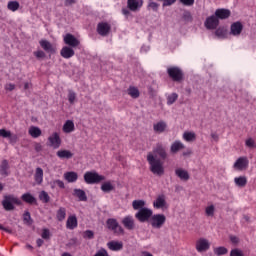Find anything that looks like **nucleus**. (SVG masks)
Instances as JSON below:
<instances>
[{
    "instance_id": "55",
    "label": "nucleus",
    "mask_w": 256,
    "mask_h": 256,
    "mask_svg": "<svg viewBox=\"0 0 256 256\" xmlns=\"http://www.w3.org/2000/svg\"><path fill=\"white\" fill-rule=\"evenodd\" d=\"M148 7H150V9H152V11H157L159 9V4H157L155 2H150Z\"/></svg>"
},
{
    "instance_id": "17",
    "label": "nucleus",
    "mask_w": 256,
    "mask_h": 256,
    "mask_svg": "<svg viewBox=\"0 0 256 256\" xmlns=\"http://www.w3.org/2000/svg\"><path fill=\"white\" fill-rule=\"evenodd\" d=\"M122 224L129 231H133V229H135V221L133 220V217H131V216L124 217L122 220Z\"/></svg>"
},
{
    "instance_id": "12",
    "label": "nucleus",
    "mask_w": 256,
    "mask_h": 256,
    "mask_svg": "<svg viewBox=\"0 0 256 256\" xmlns=\"http://www.w3.org/2000/svg\"><path fill=\"white\" fill-rule=\"evenodd\" d=\"M206 29H217L219 27V18L216 15L208 17L205 21Z\"/></svg>"
},
{
    "instance_id": "3",
    "label": "nucleus",
    "mask_w": 256,
    "mask_h": 256,
    "mask_svg": "<svg viewBox=\"0 0 256 256\" xmlns=\"http://www.w3.org/2000/svg\"><path fill=\"white\" fill-rule=\"evenodd\" d=\"M84 181L87 185H98L101 181H105V176L100 175L95 171H87L84 174Z\"/></svg>"
},
{
    "instance_id": "11",
    "label": "nucleus",
    "mask_w": 256,
    "mask_h": 256,
    "mask_svg": "<svg viewBox=\"0 0 256 256\" xmlns=\"http://www.w3.org/2000/svg\"><path fill=\"white\" fill-rule=\"evenodd\" d=\"M49 146L53 147V149H59L61 147V137H59V133L54 132L49 138Z\"/></svg>"
},
{
    "instance_id": "7",
    "label": "nucleus",
    "mask_w": 256,
    "mask_h": 256,
    "mask_svg": "<svg viewBox=\"0 0 256 256\" xmlns=\"http://www.w3.org/2000/svg\"><path fill=\"white\" fill-rule=\"evenodd\" d=\"M210 247L211 244L209 243V240L205 238H200L196 241V251L198 253H205V251H209Z\"/></svg>"
},
{
    "instance_id": "52",
    "label": "nucleus",
    "mask_w": 256,
    "mask_h": 256,
    "mask_svg": "<svg viewBox=\"0 0 256 256\" xmlns=\"http://www.w3.org/2000/svg\"><path fill=\"white\" fill-rule=\"evenodd\" d=\"M34 55L37 59H45V52H43V50L34 52Z\"/></svg>"
},
{
    "instance_id": "4",
    "label": "nucleus",
    "mask_w": 256,
    "mask_h": 256,
    "mask_svg": "<svg viewBox=\"0 0 256 256\" xmlns=\"http://www.w3.org/2000/svg\"><path fill=\"white\" fill-rule=\"evenodd\" d=\"M106 226L109 231H113L116 235H123L125 233V230L119 225V222H117V219L115 218H109L106 221Z\"/></svg>"
},
{
    "instance_id": "58",
    "label": "nucleus",
    "mask_w": 256,
    "mask_h": 256,
    "mask_svg": "<svg viewBox=\"0 0 256 256\" xmlns=\"http://www.w3.org/2000/svg\"><path fill=\"white\" fill-rule=\"evenodd\" d=\"M6 91H14L15 90V84L9 83L5 85Z\"/></svg>"
},
{
    "instance_id": "51",
    "label": "nucleus",
    "mask_w": 256,
    "mask_h": 256,
    "mask_svg": "<svg viewBox=\"0 0 256 256\" xmlns=\"http://www.w3.org/2000/svg\"><path fill=\"white\" fill-rule=\"evenodd\" d=\"M41 237L42 239H49L51 237V232H49V229H43Z\"/></svg>"
},
{
    "instance_id": "62",
    "label": "nucleus",
    "mask_w": 256,
    "mask_h": 256,
    "mask_svg": "<svg viewBox=\"0 0 256 256\" xmlns=\"http://www.w3.org/2000/svg\"><path fill=\"white\" fill-rule=\"evenodd\" d=\"M211 137L214 141H219V134L218 133H211Z\"/></svg>"
},
{
    "instance_id": "64",
    "label": "nucleus",
    "mask_w": 256,
    "mask_h": 256,
    "mask_svg": "<svg viewBox=\"0 0 256 256\" xmlns=\"http://www.w3.org/2000/svg\"><path fill=\"white\" fill-rule=\"evenodd\" d=\"M141 256H153V254H151L150 252H147V251H143V252H141Z\"/></svg>"
},
{
    "instance_id": "20",
    "label": "nucleus",
    "mask_w": 256,
    "mask_h": 256,
    "mask_svg": "<svg viewBox=\"0 0 256 256\" xmlns=\"http://www.w3.org/2000/svg\"><path fill=\"white\" fill-rule=\"evenodd\" d=\"M21 199L24 203H28L29 205H37V198H35L31 193H24L21 196Z\"/></svg>"
},
{
    "instance_id": "41",
    "label": "nucleus",
    "mask_w": 256,
    "mask_h": 256,
    "mask_svg": "<svg viewBox=\"0 0 256 256\" xmlns=\"http://www.w3.org/2000/svg\"><path fill=\"white\" fill-rule=\"evenodd\" d=\"M68 101L70 105H75V101H77V93L73 90L68 91Z\"/></svg>"
},
{
    "instance_id": "2",
    "label": "nucleus",
    "mask_w": 256,
    "mask_h": 256,
    "mask_svg": "<svg viewBox=\"0 0 256 256\" xmlns=\"http://www.w3.org/2000/svg\"><path fill=\"white\" fill-rule=\"evenodd\" d=\"M15 205H21V201L15 195H4L2 207L5 211H15Z\"/></svg>"
},
{
    "instance_id": "40",
    "label": "nucleus",
    "mask_w": 256,
    "mask_h": 256,
    "mask_svg": "<svg viewBox=\"0 0 256 256\" xmlns=\"http://www.w3.org/2000/svg\"><path fill=\"white\" fill-rule=\"evenodd\" d=\"M166 99H167V105H173V103H175V101L179 99V95L177 93H171L166 95Z\"/></svg>"
},
{
    "instance_id": "46",
    "label": "nucleus",
    "mask_w": 256,
    "mask_h": 256,
    "mask_svg": "<svg viewBox=\"0 0 256 256\" xmlns=\"http://www.w3.org/2000/svg\"><path fill=\"white\" fill-rule=\"evenodd\" d=\"M215 35L216 37H219L220 39L225 37V35H227V30H225V28H218L215 31Z\"/></svg>"
},
{
    "instance_id": "35",
    "label": "nucleus",
    "mask_w": 256,
    "mask_h": 256,
    "mask_svg": "<svg viewBox=\"0 0 256 256\" xmlns=\"http://www.w3.org/2000/svg\"><path fill=\"white\" fill-rule=\"evenodd\" d=\"M0 137H3L4 139H11V141H17L16 136H12L11 131L0 129Z\"/></svg>"
},
{
    "instance_id": "27",
    "label": "nucleus",
    "mask_w": 256,
    "mask_h": 256,
    "mask_svg": "<svg viewBox=\"0 0 256 256\" xmlns=\"http://www.w3.org/2000/svg\"><path fill=\"white\" fill-rule=\"evenodd\" d=\"M73 196L78 198V201H87V193L85 190L75 188L73 190Z\"/></svg>"
},
{
    "instance_id": "63",
    "label": "nucleus",
    "mask_w": 256,
    "mask_h": 256,
    "mask_svg": "<svg viewBox=\"0 0 256 256\" xmlns=\"http://www.w3.org/2000/svg\"><path fill=\"white\" fill-rule=\"evenodd\" d=\"M154 131H161V122L154 125Z\"/></svg>"
},
{
    "instance_id": "47",
    "label": "nucleus",
    "mask_w": 256,
    "mask_h": 256,
    "mask_svg": "<svg viewBox=\"0 0 256 256\" xmlns=\"http://www.w3.org/2000/svg\"><path fill=\"white\" fill-rule=\"evenodd\" d=\"M230 256H245V254L243 253V250L234 248L230 251Z\"/></svg>"
},
{
    "instance_id": "49",
    "label": "nucleus",
    "mask_w": 256,
    "mask_h": 256,
    "mask_svg": "<svg viewBox=\"0 0 256 256\" xmlns=\"http://www.w3.org/2000/svg\"><path fill=\"white\" fill-rule=\"evenodd\" d=\"M84 239H93L95 237V233L91 230H86L83 234Z\"/></svg>"
},
{
    "instance_id": "18",
    "label": "nucleus",
    "mask_w": 256,
    "mask_h": 256,
    "mask_svg": "<svg viewBox=\"0 0 256 256\" xmlns=\"http://www.w3.org/2000/svg\"><path fill=\"white\" fill-rule=\"evenodd\" d=\"M148 223H150L154 229H159L161 227V214L151 216Z\"/></svg>"
},
{
    "instance_id": "57",
    "label": "nucleus",
    "mask_w": 256,
    "mask_h": 256,
    "mask_svg": "<svg viewBox=\"0 0 256 256\" xmlns=\"http://www.w3.org/2000/svg\"><path fill=\"white\" fill-rule=\"evenodd\" d=\"M54 185H57L60 189H65V183L62 180H55Z\"/></svg>"
},
{
    "instance_id": "44",
    "label": "nucleus",
    "mask_w": 256,
    "mask_h": 256,
    "mask_svg": "<svg viewBox=\"0 0 256 256\" xmlns=\"http://www.w3.org/2000/svg\"><path fill=\"white\" fill-rule=\"evenodd\" d=\"M205 213L207 217H213L215 215V206L213 205L207 206L205 209Z\"/></svg>"
},
{
    "instance_id": "24",
    "label": "nucleus",
    "mask_w": 256,
    "mask_h": 256,
    "mask_svg": "<svg viewBox=\"0 0 256 256\" xmlns=\"http://www.w3.org/2000/svg\"><path fill=\"white\" fill-rule=\"evenodd\" d=\"M39 43L42 49L46 51V53H55V48H53V44H51V42L47 40H41Z\"/></svg>"
},
{
    "instance_id": "38",
    "label": "nucleus",
    "mask_w": 256,
    "mask_h": 256,
    "mask_svg": "<svg viewBox=\"0 0 256 256\" xmlns=\"http://www.w3.org/2000/svg\"><path fill=\"white\" fill-rule=\"evenodd\" d=\"M29 135H31V137L34 139H37V137H41V129L36 126H32L29 129Z\"/></svg>"
},
{
    "instance_id": "60",
    "label": "nucleus",
    "mask_w": 256,
    "mask_h": 256,
    "mask_svg": "<svg viewBox=\"0 0 256 256\" xmlns=\"http://www.w3.org/2000/svg\"><path fill=\"white\" fill-rule=\"evenodd\" d=\"M230 241H231L232 243H234L235 245H237V243H239V238L236 237V236H231V237H230Z\"/></svg>"
},
{
    "instance_id": "36",
    "label": "nucleus",
    "mask_w": 256,
    "mask_h": 256,
    "mask_svg": "<svg viewBox=\"0 0 256 256\" xmlns=\"http://www.w3.org/2000/svg\"><path fill=\"white\" fill-rule=\"evenodd\" d=\"M101 191H103V193H111V191H115V186L111 184V182H104L101 185Z\"/></svg>"
},
{
    "instance_id": "61",
    "label": "nucleus",
    "mask_w": 256,
    "mask_h": 256,
    "mask_svg": "<svg viewBox=\"0 0 256 256\" xmlns=\"http://www.w3.org/2000/svg\"><path fill=\"white\" fill-rule=\"evenodd\" d=\"M44 243H45V241H43V239H41V238H38L36 240L37 247H42Z\"/></svg>"
},
{
    "instance_id": "23",
    "label": "nucleus",
    "mask_w": 256,
    "mask_h": 256,
    "mask_svg": "<svg viewBox=\"0 0 256 256\" xmlns=\"http://www.w3.org/2000/svg\"><path fill=\"white\" fill-rule=\"evenodd\" d=\"M175 175L178 176L181 181H189V172L183 168H177L175 170Z\"/></svg>"
},
{
    "instance_id": "33",
    "label": "nucleus",
    "mask_w": 256,
    "mask_h": 256,
    "mask_svg": "<svg viewBox=\"0 0 256 256\" xmlns=\"http://www.w3.org/2000/svg\"><path fill=\"white\" fill-rule=\"evenodd\" d=\"M127 93L128 95H130V97H132V99H139V95H141V93L139 92V89L134 86H130L127 89Z\"/></svg>"
},
{
    "instance_id": "5",
    "label": "nucleus",
    "mask_w": 256,
    "mask_h": 256,
    "mask_svg": "<svg viewBox=\"0 0 256 256\" xmlns=\"http://www.w3.org/2000/svg\"><path fill=\"white\" fill-rule=\"evenodd\" d=\"M167 73L169 77L172 79V81H175L176 83H181V80L183 79V70L177 66H172L167 69Z\"/></svg>"
},
{
    "instance_id": "15",
    "label": "nucleus",
    "mask_w": 256,
    "mask_h": 256,
    "mask_svg": "<svg viewBox=\"0 0 256 256\" xmlns=\"http://www.w3.org/2000/svg\"><path fill=\"white\" fill-rule=\"evenodd\" d=\"M60 55L64 59H71L75 55V50L71 46H64L60 51Z\"/></svg>"
},
{
    "instance_id": "56",
    "label": "nucleus",
    "mask_w": 256,
    "mask_h": 256,
    "mask_svg": "<svg viewBox=\"0 0 256 256\" xmlns=\"http://www.w3.org/2000/svg\"><path fill=\"white\" fill-rule=\"evenodd\" d=\"M163 1V7H169L175 3L177 0H162Z\"/></svg>"
},
{
    "instance_id": "50",
    "label": "nucleus",
    "mask_w": 256,
    "mask_h": 256,
    "mask_svg": "<svg viewBox=\"0 0 256 256\" xmlns=\"http://www.w3.org/2000/svg\"><path fill=\"white\" fill-rule=\"evenodd\" d=\"M169 209V204H167V201H165V198L161 197V211H167Z\"/></svg>"
},
{
    "instance_id": "25",
    "label": "nucleus",
    "mask_w": 256,
    "mask_h": 256,
    "mask_svg": "<svg viewBox=\"0 0 256 256\" xmlns=\"http://www.w3.org/2000/svg\"><path fill=\"white\" fill-rule=\"evenodd\" d=\"M0 174L9 177V161L7 159L2 160L0 164Z\"/></svg>"
},
{
    "instance_id": "14",
    "label": "nucleus",
    "mask_w": 256,
    "mask_h": 256,
    "mask_svg": "<svg viewBox=\"0 0 256 256\" xmlns=\"http://www.w3.org/2000/svg\"><path fill=\"white\" fill-rule=\"evenodd\" d=\"M127 7L130 11H139V8L143 7V0H128Z\"/></svg>"
},
{
    "instance_id": "45",
    "label": "nucleus",
    "mask_w": 256,
    "mask_h": 256,
    "mask_svg": "<svg viewBox=\"0 0 256 256\" xmlns=\"http://www.w3.org/2000/svg\"><path fill=\"white\" fill-rule=\"evenodd\" d=\"M245 145L249 149H255V147H256V143H255V140L253 138L246 139Z\"/></svg>"
},
{
    "instance_id": "30",
    "label": "nucleus",
    "mask_w": 256,
    "mask_h": 256,
    "mask_svg": "<svg viewBox=\"0 0 256 256\" xmlns=\"http://www.w3.org/2000/svg\"><path fill=\"white\" fill-rule=\"evenodd\" d=\"M34 179L37 185H41V183H43V168L41 167L36 168Z\"/></svg>"
},
{
    "instance_id": "59",
    "label": "nucleus",
    "mask_w": 256,
    "mask_h": 256,
    "mask_svg": "<svg viewBox=\"0 0 256 256\" xmlns=\"http://www.w3.org/2000/svg\"><path fill=\"white\" fill-rule=\"evenodd\" d=\"M64 5H65V7L75 5V0H65Z\"/></svg>"
},
{
    "instance_id": "28",
    "label": "nucleus",
    "mask_w": 256,
    "mask_h": 256,
    "mask_svg": "<svg viewBox=\"0 0 256 256\" xmlns=\"http://www.w3.org/2000/svg\"><path fill=\"white\" fill-rule=\"evenodd\" d=\"M181 149H185V144L179 140H176L171 145L170 151L171 153H178V151H181Z\"/></svg>"
},
{
    "instance_id": "22",
    "label": "nucleus",
    "mask_w": 256,
    "mask_h": 256,
    "mask_svg": "<svg viewBox=\"0 0 256 256\" xmlns=\"http://www.w3.org/2000/svg\"><path fill=\"white\" fill-rule=\"evenodd\" d=\"M64 179L68 183H75L79 179V174H77V172H73V171L66 172V173H64Z\"/></svg>"
},
{
    "instance_id": "10",
    "label": "nucleus",
    "mask_w": 256,
    "mask_h": 256,
    "mask_svg": "<svg viewBox=\"0 0 256 256\" xmlns=\"http://www.w3.org/2000/svg\"><path fill=\"white\" fill-rule=\"evenodd\" d=\"M233 167L238 171H243V169H247V167H249V159H247V157H240L236 160Z\"/></svg>"
},
{
    "instance_id": "6",
    "label": "nucleus",
    "mask_w": 256,
    "mask_h": 256,
    "mask_svg": "<svg viewBox=\"0 0 256 256\" xmlns=\"http://www.w3.org/2000/svg\"><path fill=\"white\" fill-rule=\"evenodd\" d=\"M135 217L138 219V221H140V223H148L149 219L153 217V210L149 208H142L138 210Z\"/></svg>"
},
{
    "instance_id": "1",
    "label": "nucleus",
    "mask_w": 256,
    "mask_h": 256,
    "mask_svg": "<svg viewBox=\"0 0 256 256\" xmlns=\"http://www.w3.org/2000/svg\"><path fill=\"white\" fill-rule=\"evenodd\" d=\"M147 161L150 165V171L154 175H161V146H157L153 152L148 153Z\"/></svg>"
},
{
    "instance_id": "29",
    "label": "nucleus",
    "mask_w": 256,
    "mask_h": 256,
    "mask_svg": "<svg viewBox=\"0 0 256 256\" xmlns=\"http://www.w3.org/2000/svg\"><path fill=\"white\" fill-rule=\"evenodd\" d=\"M56 155L59 159H73V153L69 150H59Z\"/></svg>"
},
{
    "instance_id": "21",
    "label": "nucleus",
    "mask_w": 256,
    "mask_h": 256,
    "mask_svg": "<svg viewBox=\"0 0 256 256\" xmlns=\"http://www.w3.org/2000/svg\"><path fill=\"white\" fill-rule=\"evenodd\" d=\"M107 247L110 251H121L123 249V242L112 240L107 243Z\"/></svg>"
},
{
    "instance_id": "48",
    "label": "nucleus",
    "mask_w": 256,
    "mask_h": 256,
    "mask_svg": "<svg viewBox=\"0 0 256 256\" xmlns=\"http://www.w3.org/2000/svg\"><path fill=\"white\" fill-rule=\"evenodd\" d=\"M23 221L25 223H29L30 225L33 223V220L31 219V213L29 211H26L23 215Z\"/></svg>"
},
{
    "instance_id": "54",
    "label": "nucleus",
    "mask_w": 256,
    "mask_h": 256,
    "mask_svg": "<svg viewBox=\"0 0 256 256\" xmlns=\"http://www.w3.org/2000/svg\"><path fill=\"white\" fill-rule=\"evenodd\" d=\"M180 3H182V5H185L186 7H191V5L195 3V0H180Z\"/></svg>"
},
{
    "instance_id": "53",
    "label": "nucleus",
    "mask_w": 256,
    "mask_h": 256,
    "mask_svg": "<svg viewBox=\"0 0 256 256\" xmlns=\"http://www.w3.org/2000/svg\"><path fill=\"white\" fill-rule=\"evenodd\" d=\"M153 206L155 209H161V195H158L156 201H154Z\"/></svg>"
},
{
    "instance_id": "26",
    "label": "nucleus",
    "mask_w": 256,
    "mask_h": 256,
    "mask_svg": "<svg viewBox=\"0 0 256 256\" xmlns=\"http://www.w3.org/2000/svg\"><path fill=\"white\" fill-rule=\"evenodd\" d=\"M77 225H78L77 216L75 215L69 216L66 221V227L70 230H73V229H77Z\"/></svg>"
},
{
    "instance_id": "32",
    "label": "nucleus",
    "mask_w": 256,
    "mask_h": 256,
    "mask_svg": "<svg viewBox=\"0 0 256 256\" xmlns=\"http://www.w3.org/2000/svg\"><path fill=\"white\" fill-rule=\"evenodd\" d=\"M234 183H235L236 187L243 188L247 185V177L246 176L235 177Z\"/></svg>"
},
{
    "instance_id": "9",
    "label": "nucleus",
    "mask_w": 256,
    "mask_h": 256,
    "mask_svg": "<svg viewBox=\"0 0 256 256\" xmlns=\"http://www.w3.org/2000/svg\"><path fill=\"white\" fill-rule=\"evenodd\" d=\"M64 43L68 45V47H79L81 42L73 34L67 33L64 36Z\"/></svg>"
},
{
    "instance_id": "37",
    "label": "nucleus",
    "mask_w": 256,
    "mask_h": 256,
    "mask_svg": "<svg viewBox=\"0 0 256 256\" xmlns=\"http://www.w3.org/2000/svg\"><path fill=\"white\" fill-rule=\"evenodd\" d=\"M132 207L135 209V211H141V209L145 208V201L144 200H134L132 202Z\"/></svg>"
},
{
    "instance_id": "42",
    "label": "nucleus",
    "mask_w": 256,
    "mask_h": 256,
    "mask_svg": "<svg viewBox=\"0 0 256 256\" xmlns=\"http://www.w3.org/2000/svg\"><path fill=\"white\" fill-rule=\"evenodd\" d=\"M229 250H227V248L220 246V247H216L214 248V253L217 256H221V255H227Z\"/></svg>"
},
{
    "instance_id": "8",
    "label": "nucleus",
    "mask_w": 256,
    "mask_h": 256,
    "mask_svg": "<svg viewBox=\"0 0 256 256\" xmlns=\"http://www.w3.org/2000/svg\"><path fill=\"white\" fill-rule=\"evenodd\" d=\"M97 33L101 35V37H107L109 33H111V25L107 22H100L97 25Z\"/></svg>"
},
{
    "instance_id": "16",
    "label": "nucleus",
    "mask_w": 256,
    "mask_h": 256,
    "mask_svg": "<svg viewBox=\"0 0 256 256\" xmlns=\"http://www.w3.org/2000/svg\"><path fill=\"white\" fill-rule=\"evenodd\" d=\"M214 16H216V18L218 19H229V17H231V11L229 9H224V8L217 9L215 11Z\"/></svg>"
},
{
    "instance_id": "34",
    "label": "nucleus",
    "mask_w": 256,
    "mask_h": 256,
    "mask_svg": "<svg viewBox=\"0 0 256 256\" xmlns=\"http://www.w3.org/2000/svg\"><path fill=\"white\" fill-rule=\"evenodd\" d=\"M66 217H67V209H65V207H60L56 212V219L58 221H65Z\"/></svg>"
},
{
    "instance_id": "13",
    "label": "nucleus",
    "mask_w": 256,
    "mask_h": 256,
    "mask_svg": "<svg viewBox=\"0 0 256 256\" xmlns=\"http://www.w3.org/2000/svg\"><path fill=\"white\" fill-rule=\"evenodd\" d=\"M242 31H243V24H241V22L232 23L230 27V35H233L234 37H238V35H241Z\"/></svg>"
},
{
    "instance_id": "31",
    "label": "nucleus",
    "mask_w": 256,
    "mask_h": 256,
    "mask_svg": "<svg viewBox=\"0 0 256 256\" xmlns=\"http://www.w3.org/2000/svg\"><path fill=\"white\" fill-rule=\"evenodd\" d=\"M64 133H73L75 131V123L72 120H67L63 125Z\"/></svg>"
},
{
    "instance_id": "19",
    "label": "nucleus",
    "mask_w": 256,
    "mask_h": 256,
    "mask_svg": "<svg viewBox=\"0 0 256 256\" xmlns=\"http://www.w3.org/2000/svg\"><path fill=\"white\" fill-rule=\"evenodd\" d=\"M182 139H184L186 143H193V141H197V134L193 131H185L182 135Z\"/></svg>"
},
{
    "instance_id": "43",
    "label": "nucleus",
    "mask_w": 256,
    "mask_h": 256,
    "mask_svg": "<svg viewBox=\"0 0 256 256\" xmlns=\"http://www.w3.org/2000/svg\"><path fill=\"white\" fill-rule=\"evenodd\" d=\"M8 9L9 11H17L19 9V2L17 1L8 2Z\"/></svg>"
},
{
    "instance_id": "39",
    "label": "nucleus",
    "mask_w": 256,
    "mask_h": 256,
    "mask_svg": "<svg viewBox=\"0 0 256 256\" xmlns=\"http://www.w3.org/2000/svg\"><path fill=\"white\" fill-rule=\"evenodd\" d=\"M39 200L42 201V203H49L51 201V197L49 196V193H47L45 190H42L39 193Z\"/></svg>"
}]
</instances>
